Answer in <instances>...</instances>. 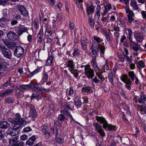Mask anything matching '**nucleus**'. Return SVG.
I'll return each instance as SVG.
<instances>
[{"instance_id":"c9c22d12","label":"nucleus","mask_w":146,"mask_h":146,"mask_svg":"<svg viewBox=\"0 0 146 146\" xmlns=\"http://www.w3.org/2000/svg\"><path fill=\"white\" fill-rule=\"evenodd\" d=\"M127 16L128 18L127 23L130 24L133 20V17H134V14L133 13H132L129 14H128Z\"/></svg>"},{"instance_id":"7c9ffc66","label":"nucleus","mask_w":146,"mask_h":146,"mask_svg":"<svg viewBox=\"0 0 146 146\" xmlns=\"http://www.w3.org/2000/svg\"><path fill=\"white\" fill-rule=\"evenodd\" d=\"M53 57L52 56H49L46 61V64L47 66H50L53 62Z\"/></svg>"},{"instance_id":"473e14b6","label":"nucleus","mask_w":146,"mask_h":146,"mask_svg":"<svg viewBox=\"0 0 146 146\" xmlns=\"http://www.w3.org/2000/svg\"><path fill=\"white\" fill-rule=\"evenodd\" d=\"M104 33L107 40L109 42H110V34L111 33L110 30H109L108 32L107 30H104Z\"/></svg>"},{"instance_id":"a19ab883","label":"nucleus","mask_w":146,"mask_h":146,"mask_svg":"<svg viewBox=\"0 0 146 146\" xmlns=\"http://www.w3.org/2000/svg\"><path fill=\"white\" fill-rule=\"evenodd\" d=\"M43 35V33L40 30L39 31L37 35L38 42L39 43H41L42 42V40L41 37Z\"/></svg>"},{"instance_id":"6e6d98bb","label":"nucleus","mask_w":146,"mask_h":146,"mask_svg":"<svg viewBox=\"0 0 146 146\" xmlns=\"http://www.w3.org/2000/svg\"><path fill=\"white\" fill-rule=\"evenodd\" d=\"M125 10L126 13L128 14H129L133 13V11L130 10L128 6H126V7Z\"/></svg>"},{"instance_id":"e433bc0d","label":"nucleus","mask_w":146,"mask_h":146,"mask_svg":"<svg viewBox=\"0 0 146 146\" xmlns=\"http://www.w3.org/2000/svg\"><path fill=\"white\" fill-rule=\"evenodd\" d=\"M48 76L47 74L44 73L43 75L42 79L40 81L42 84H44L48 80Z\"/></svg>"},{"instance_id":"37998d69","label":"nucleus","mask_w":146,"mask_h":146,"mask_svg":"<svg viewBox=\"0 0 146 146\" xmlns=\"http://www.w3.org/2000/svg\"><path fill=\"white\" fill-rule=\"evenodd\" d=\"M75 105L78 107L80 106L82 104V102L80 98H76L74 100Z\"/></svg>"},{"instance_id":"13d9d810","label":"nucleus","mask_w":146,"mask_h":146,"mask_svg":"<svg viewBox=\"0 0 146 146\" xmlns=\"http://www.w3.org/2000/svg\"><path fill=\"white\" fill-rule=\"evenodd\" d=\"M34 27L35 29H37L38 26V20L35 19L34 21Z\"/></svg>"},{"instance_id":"aec40b11","label":"nucleus","mask_w":146,"mask_h":146,"mask_svg":"<svg viewBox=\"0 0 146 146\" xmlns=\"http://www.w3.org/2000/svg\"><path fill=\"white\" fill-rule=\"evenodd\" d=\"M105 9L103 10V13L102 14L103 16L105 15L111 9L112 7L110 4H108L104 5Z\"/></svg>"},{"instance_id":"680f3d73","label":"nucleus","mask_w":146,"mask_h":146,"mask_svg":"<svg viewBox=\"0 0 146 146\" xmlns=\"http://www.w3.org/2000/svg\"><path fill=\"white\" fill-rule=\"evenodd\" d=\"M65 118L64 116L62 114H60L58 117V119L61 121H63Z\"/></svg>"},{"instance_id":"6ab92c4d","label":"nucleus","mask_w":146,"mask_h":146,"mask_svg":"<svg viewBox=\"0 0 146 146\" xmlns=\"http://www.w3.org/2000/svg\"><path fill=\"white\" fill-rule=\"evenodd\" d=\"M13 90L12 89L6 90L0 94V96L1 97L3 98L10 95L13 92Z\"/></svg>"},{"instance_id":"c85d7f7f","label":"nucleus","mask_w":146,"mask_h":146,"mask_svg":"<svg viewBox=\"0 0 146 146\" xmlns=\"http://www.w3.org/2000/svg\"><path fill=\"white\" fill-rule=\"evenodd\" d=\"M146 106L141 105L139 106L138 111L141 114H146Z\"/></svg>"},{"instance_id":"ea45409f","label":"nucleus","mask_w":146,"mask_h":146,"mask_svg":"<svg viewBox=\"0 0 146 146\" xmlns=\"http://www.w3.org/2000/svg\"><path fill=\"white\" fill-rule=\"evenodd\" d=\"M80 54V50L78 49L75 48L74 50L73 53V56L72 57H78L79 56Z\"/></svg>"},{"instance_id":"b1692460","label":"nucleus","mask_w":146,"mask_h":146,"mask_svg":"<svg viewBox=\"0 0 146 146\" xmlns=\"http://www.w3.org/2000/svg\"><path fill=\"white\" fill-rule=\"evenodd\" d=\"M56 141L59 144H61L64 141V136L61 135H58L56 136Z\"/></svg>"},{"instance_id":"cd10ccee","label":"nucleus","mask_w":146,"mask_h":146,"mask_svg":"<svg viewBox=\"0 0 146 146\" xmlns=\"http://www.w3.org/2000/svg\"><path fill=\"white\" fill-rule=\"evenodd\" d=\"M129 41L131 42V48L133 49V50L135 51H138L139 49L138 47L137 44L135 42L133 41L132 40H131V41Z\"/></svg>"},{"instance_id":"69168bd1","label":"nucleus","mask_w":146,"mask_h":146,"mask_svg":"<svg viewBox=\"0 0 146 146\" xmlns=\"http://www.w3.org/2000/svg\"><path fill=\"white\" fill-rule=\"evenodd\" d=\"M28 35L27 39L28 41L29 42H31L32 40V36L31 35L29 34Z\"/></svg>"},{"instance_id":"bb28decb","label":"nucleus","mask_w":146,"mask_h":146,"mask_svg":"<svg viewBox=\"0 0 146 146\" xmlns=\"http://www.w3.org/2000/svg\"><path fill=\"white\" fill-rule=\"evenodd\" d=\"M138 102L140 104H146V96L145 95H142L138 100Z\"/></svg>"},{"instance_id":"338daca9","label":"nucleus","mask_w":146,"mask_h":146,"mask_svg":"<svg viewBox=\"0 0 146 146\" xmlns=\"http://www.w3.org/2000/svg\"><path fill=\"white\" fill-rule=\"evenodd\" d=\"M21 140L23 141H25L26 140L28 139V137L27 135H22L21 137Z\"/></svg>"},{"instance_id":"3c124183","label":"nucleus","mask_w":146,"mask_h":146,"mask_svg":"<svg viewBox=\"0 0 146 146\" xmlns=\"http://www.w3.org/2000/svg\"><path fill=\"white\" fill-rule=\"evenodd\" d=\"M126 84L125 86L126 88L128 90H130L131 89V87L130 86V85L131 84V80H128V82L125 83Z\"/></svg>"},{"instance_id":"79ce46f5","label":"nucleus","mask_w":146,"mask_h":146,"mask_svg":"<svg viewBox=\"0 0 146 146\" xmlns=\"http://www.w3.org/2000/svg\"><path fill=\"white\" fill-rule=\"evenodd\" d=\"M128 75L131 79L133 81L134 80L135 78L137 77L136 75L133 71H130L128 72Z\"/></svg>"},{"instance_id":"20e7f679","label":"nucleus","mask_w":146,"mask_h":146,"mask_svg":"<svg viewBox=\"0 0 146 146\" xmlns=\"http://www.w3.org/2000/svg\"><path fill=\"white\" fill-rule=\"evenodd\" d=\"M30 88L34 89L35 91H36L37 94H35L34 93L31 96V99H32L35 98H37L39 97V92L43 91L44 89L41 88H39L37 85L32 83L30 84Z\"/></svg>"},{"instance_id":"f704fd0d","label":"nucleus","mask_w":146,"mask_h":146,"mask_svg":"<svg viewBox=\"0 0 146 146\" xmlns=\"http://www.w3.org/2000/svg\"><path fill=\"white\" fill-rule=\"evenodd\" d=\"M130 5L134 9L137 10L138 9V7L136 2L135 0H131Z\"/></svg>"},{"instance_id":"5701e85b","label":"nucleus","mask_w":146,"mask_h":146,"mask_svg":"<svg viewBox=\"0 0 146 146\" xmlns=\"http://www.w3.org/2000/svg\"><path fill=\"white\" fill-rule=\"evenodd\" d=\"M67 66L69 67V70L72 71L74 69V64L73 61L72 60H69L67 64Z\"/></svg>"},{"instance_id":"1a4fd4ad","label":"nucleus","mask_w":146,"mask_h":146,"mask_svg":"<svg viewBox=\"0 0 146 146\" xmlns=\"http://www.w3.org/2000/svg\"><path fill=\"white\" fill-rule=\"evenodd\" d=\"M28 28L24 26H19L15 28V31L18 35L19 36L21 35L23 33L27 32L29 34V32L27 31Z\"/></svg>"},{"instance_id":"603ef678","label":"nucleus","mask_w":146,"mask_h":146,"mask_svg":"<svg viewBox=\"0 0 146 146\" xmlns=\"http://www.w3.org/2000/svg\"><path fill=\"white\" fill-rule=\"evenodd\" d=\"M128 33H129V41H131L132 39V35L133 33L131 29H128Z\"/></svg>"},{"instance_id":"2eb2a0df","label":"nucleus","mask_w":146,"mask_h":146,"mask_svg":"<svg viewBox=\"0 0 146 146\" xmlns=\"http://www.w3.org/2000/svg\"><path fill=\"white\" fill-rule=\"evenodd\" d=\"M30 111L29 113V115L33 119V120H34V119L37 117V113L33 106L30 105Z\"/></svg>"},{"instance_id":"4468645a","label":"nucleus","mask_w":146,"mask_h":146,"mask_svg":"<svg viewBox=\"0 0 146 146\" xmlns=\"http://www.w3.org/2000/svg\"><path fill=\"white\" fill-rule=\"evenodd\" d=\"M134 36L137 42H142L144 39L143 35L141 33L137 31L134 33Z\"/></svg>"},{"instance_id":"7ed1b4c3","label":"nucleus","mask_w":146,"mask_h":146,"mask_svg":"<svg viewBox=\"0 0 146 146\" xmlns=\"http://www.w3.org/2000/svg\"><path fill=\"white\" fill-rule=\"evenodd\" d=\"M0 50L4 57L8 59H11L12 53L11 51L2 44H0Z\"/></svg>"},{"instance_id":"f3484780","label":"nucleus","mask_w":146,"mask_h":146,"mask_svg":"<svg viewBox=\"0 0 146 146\" xmlns=\"http://www.w3.org/2000/svg\"><path fill=\"white\" fill-rule=\"evenodd\" d=\"M19 11L24 16H26L27 15L28 12L24 6L21 5H19L18 7Z\"/></svg>"},{"instance_id":"dca6fc26","label":"nucleus","mask_w":146,"mask_h":146,"mask_svg":"<svg viewBox=\"0 0 146 146\" xmlns=\"http://www.w3.org/2000/svg\"><path fill=\"white\" fill-rule=\"evenodd\" d=\"M7 36L8 38L10 40H14L16 39L17 35L14 32L11 31L7 33Z\"/></svg>"},{"instance_id":"39448f33","label":"nucleus","mask_w":146,"mask_h":146,"mask_svg":"<svg viewBox=\"0 0 146 146\" xmlns=\"http://www.w3.org/2000/svg\"><path fill=\"white\" fill-rule=\"evenodd\" d=\"M85 74L87 77L92 79L94 77V73L93 69H92L89 65L85 66L84 68Z\"/></svg>"},{"instance_id":"bf43d9fd","label":"nucleus","mask_w":146,"mask_h":146,"mask_svg":"<svg viewBox=\"0 0 146 146\" xmlns=\"http://www.w3.org/2000/svg\"><path fill=\"white\" fill-rule=\"evenodd\" d=\"M52 42V40L50 37H48L46 40H45V42L50 45H51Z\"/></svg>"},{"instance_id":"e2e57ef3","label":"nucleus","mask_w":146,"mask_h":146,"mask_svg":"<svg viewBox=\"0 0 146 146\" xmlns=\"http://www.w3.org/2000/svg\"><path fill=\"white\" fill-rule=\"evenodd\" d=\"M75 25L73 21H70L69 24V27L70 29H73Z\"/></svg>"},{"instance_id":"f03ea898","label":"nucleus","mask_w":146,"mask_h":146,"mask_svg":"<svg viewBox=\"0 0 146 146\" xmlns=\"http://www.w3.org/2000/svg\"><path fill=\"white\" fill-rule=\"evenodd\" d=\"M96 120L100 123L103 124V127L109 131L115 130L117 129L115 126L108 124L106 121L105 118L102 117H96Z\"/></svg>"},{"instance_id":"4d7b16f0","label":"nucleus","mask_w":146,"mask_h":146,"mask_svg":"<svg viewBox=\"0 0 146 146\" xmlns=\"http://www.w3.org/2000/svg\"><path fill=\"white\" fill-rule=\"evenodd\" d=\"M104 68L106 69L107 70L110 69L109 67L108 66V60H106V64L103 67Z\"/></svg>"},{"instance_id":"c756f323","label":"nucleus","mask_w":146,"mask_h":146,"mask_svg":"<svg viewBox=\"0 0 146 146\" xmlns=\"http://www.w3.org/2000/svg\"><path fill=\"white\" fill-rule=\"evenodd\" d=\"M104 43H102V44H98V47L100 50V53L101 54H104L105 52V47L104 45Z\"/></svg>"},{"instance_id":"49530a36","label":"nucleus","mask_w":146,"mask_h":146,"mask_svg":"<svg viewBox=\"0 0 146 146\" xmlns=\"http://www.w3.org/2000/svg\"><path fill=\"white\" fill-rule=\"evenodd\" d=\"M63 113L64 115L69 116L71 118L72 120H74L72 115L70 113H68L67 110L64 109L63 111Z\"/></svg>"},{"instance_id":"a18cd8bd","label":"nucleus","mask_w":146,"mask_h":146,"mask_svg":"<svg viewBox=\"0 0 146 146\" xmlns=\"http://www.w3.org/2000/svg\"><path fill=\"white\" fill-rule=\"evenodd\" d=\"M70 71L72 73L74 74V76L76 78H77L78 76L79 72H80V71L77 70H74V69L72 71Z\"/></svg>"},{"instance_id":"09e8293b","label":"nucleus","mask_w":146,"mask_h":146,"mask_svg":"<svg viewBox=\"0 0 146 146\" xmlns=\"http://www.w3.org/2000/svg\"><path fill=\"white\" fill-rule=\"evenodd\" d=\"M50 130L52 131L54 134H55L56 136L58 135V128L56 127L51 128Z\"/></svg>"},{"instance_id":"052dcab7","label":"nucleus","mask_w":146,"mask_h":146,"mask_svg":"<svg viewBox=\"0 0 146 146\" xmlns=\"http://www.w3.org/2000/svg\"><path fill=\"white\" fill-rule=\"evenodd\" d=\"M13 100V98H8L5 99V102L9 103L12 102Z\"/></svg>"},{"instance_id":"6e6552de","label":"nucleus","mask_w":146,"mask_h":146,"mask_svg":"<svg viewBox=\"0 0 146 146\" xmlns=\"http://www.w3.org/2000/svg\"><path fill=\"white\" fill-rule=\"evenodd\" d=\"M99 52V49L96 43L93 42L90 49V54L92 56L93 55V57H96Z\"/></svg>"},{"instance_id":"0eeeda50","label":"nucleus","mask_w":146,"mask_h":146,"mask_svg":"<svg viewBox=\"0 0 146 146\" xmlns=\"http://www.w3.org/2000/svg\"><path fill=\"white\" fill-rule=\"evenodd\" d=\"M24 51L23 47L21 46H17L15 48L14 55L17 58H19L23 54Z\"/></svg>"},{"instance_id":"f8f14e48","label":"nucleus","mask_w":146,"mask_h":146,"mask_svg":"<svg viewBox=\"0 0 146 146\" xmlns=\"http://www.w3.org/2000/svg\"><path fill=\"white\" fill-rule=\"evenodd\" d=\"M93 125L97 132L99 133L102 136H104L105 135V133L102 129L100 125L98 123H95L93 124Z\"/></svg>"},{"instance_id":"de8ad7c7","label":"nucleus","mask_w":146,"mask_h":146,"mask_svg":"<svg viewBox=\"0 0 146 146\" xmlns=\"http://www.w3.org/2000/svg\"><path fill=\"white\" fill-rule=\"evenodd\" d=\"M121 79L122 81L125 83L128 82V80H130L128 78V77L127 76L125 75L122 76Z\"/></svg>"},{"instance_id":"864d4df0","label":"nucleus","mask_w":146,"mask_h":146,"mask_svg":"<svg viewBox=\"0 0 146 146\" xmlns=\"http://www.w3.org/2000/svg\"><path fill=\"white\" fill-rule=\"evenodd\" d=\"M74 93V88L72 87H70L69 88V91L68 94L70 96L73 95Z\"/></svg>"},{"instance_id":"412c9836","label":"nucleus","mask_w":146,"mask_h":146,"mask_svg":"<svg viewBox=\"0 0 146 146\" xmlns=\"http://www.w3.org/2000/svg\"><path fill=\"white\" fill-rule=\"evenodd\" d=\"M36 139L35 135L32 136L27 141L26 144L29 146L32 145L34 143Z\"/></svg>"},{"instance_id":"a211bd4d","label":"nucleus","mask_w":146,"mask_h":146,"mask_svg":"<svg viewBox=\"0 0 146 146\" xmlns=\"http://www.w3.org/2000/svg\"><path fill=\"white\" fill-rule=\"evenodd\" d=\"M7 133L10 135L13 136L16 135L18 133L16 130L11 128H9L7 131Z\"/></svg>"},{"instance_id":"423d86ee","label":"nucleus","mask_w":146,"mask_h":146,"mask_svg":"<svg viewBox=\"0 0 146 146\" xmlns=\"http://www.w3.org/2000/svg\"><path fill=\"white\" fill-rule=\"evenodd\" d=\"M102 72L100 71L96 72V76L92 79V81L95 83H101L104 80V77L102 75Z\"/></svg>"},{"instance_id":"f257e3e1","label":"nucleus","mask_w":146,"mask_h":146,"mask_svg":"<svg viewBox=\"0 0 146 146\" xmlns=\"http://www.w3.org/2000/svg\"><path fill=\"white\" fill-rule=\"evenodd\" d=\"M21 117L20 114L19 113H17L15 115V118L13 119L12 121L10 122L15 124V126L17 125V126L16 127V128H17L25 125L27 123L22 118H21Z\"/></svg>"},{"instance_id":"393cba45","label":"nucleus","mask_w":146,"mask_h":146,"mask_svg":"<svg viewBox=\"0 0 146 146\" xmlns=\"http://www.w3.org/2000/svg\"><path fill=\"white\" fill-rule=\"evenodd\" d=\"M93 60L92 62V64L93 67L94 68L96 72L100 71L99 68L97 66V63L96 62V58L95 57H93Z\"/></svg>"},{"instance_id":"a878e982","label":"nucleus","mask_w":146,"mask_h":146,"mask_svg":"<svg viewBox=\"0 0 146 146\" xmlns=\"http://www.w3.org/2000/svg\"><path fill=\"white\" fill-rule=\"evenodd\" d=\"M10 124L5 121H1L0 122V128L5 129L9 127Z\"/></svg>"},{"instance_id":"8fccbe9b","label":"nucleus","mask_w":146,"mask_h":146,"mask_svg":"<svg viewBox=\"0 0 146 146\" xmlns=\"http://www.w3.org/2000/svg\"><path fill=\"white\" fill-rule=\"evenodd\" d=\"M94 40L96 41L98 43H99L102 42L103 40L100 39L99 37H94Z\"/></svg>"},{"instance_id":"ddd939ff","label":"nucleus","mask_w":146,"mask_h":146,"mask_svg":"<svg viewBox=\"0 0 146 146\" xmlns=\"http://www.w3.org/2000/svg\"><path fill=\"white\" fill-rule=\"evenodd\" d=\"M88 42V40L86 38H81V47L82 50L86 52L88 51L87 48Z\"/></svg>"},{"instance_id":"0e129e2a","label":"nucleus","mask_w":146,"mask_h":146,"mask_svg":"<svg viewBox=\"0 0 146 146\" xmlns=\"http://www.w3.org/2000/svg\"><path fill=\"white\" fill-rule=\"evenodd\" d=\"M138 65L142 68H143L145 66V64L142 60L139 61L138 62Z\"/></svg>"},{"instance_id":"72a5a7b5","label":"nucleus","mask_w":146,"mask_h":146,"mask_svg":"<svg viewBox=\"0 0 146 146\" xmlns=\"http://www.w3.org/2000/svg\"><path fill=\"white\" fill-rule=\"evenodd\" d=\"M91 89V88L89 86L83 87L81 90L82 92L84 94L87 93L89 92Z\"/></svg>"},{"instance_id":"4c0bfd02","label":"nucleus","mask_w":146,"mask_h":146,"mask_svg":"<svg viewBox=\"0 0 146 146\" xmlns=\"http://www.w3.org/2000/svg\"><path fill=\"white\" fill-rule=\"evenodd\" d=\"M87 11L90 13H92L94 12L95 7L93 4H91L90 5L88 6L87 7Z\"/></svg>"},{"instance_id":"58836bf2","label":"nucleus","mask_w":146,"mask_h":146,"mask_svg":"<svg viewBox=\"0 0 146 146\" xmlns=\"http://www.w3.org/2000/svg\"><path fill=\"white\" fill-rule=\"evenodd\" d=\"M88 23L92 28L93 29L95 24L94 21L92 17H90L88 18Z\"/></svg>"},{"instance_id":"4be33fe9","label":"nucleus","mask_w":146,"mask_h":146,"mask_svg":"<svg viewBox=\"0 0 146 146\" xmlns=\"http://www.w3.org/2000/svg\"><path fill=\"white\" fill-rule=\"evenodd\" d=\"M18 138L19 137L18 136L10 138L9 139V145L11 146H13L18 141L17 140L18 139Z\"/></svg>"},{"instance_id":"5fc2aeb1","label":"nucleus","mask_w":146,"mask_h":146,"mask_svg":"<svg viewBox=\"0 0 146 146\" xmlns=\"http://www.w3.org/2000/svg\"><path fill=\"white\" fill-rule=\"evenodd\" d=\"M7 46L9 48L13 49L14 46V44L13 42L10 41L8 45H7Z\"/></svg>"},{"instance_id":"774afa93","label":"nucleus","mask_w":146,"mask_h":146,"mask_svg":"<svg viewBox=\"0 0 146 146\" xmlns=\"http://www.w3.org/2000/svg\"><path fill=\"white\" fill-rule=\"evenodd\" d=\"M31 129L30 127H27L23 129L24 131L26 132H28L31 130Z\"/></svg>"},{"instance_id":"c03bdc74","label":"nucleus","mask_w":146,"mask_h":146,"mask_svg":"<svg viewBox=\"0 0 146 146\" xmlns=\"http://www.w3.org/2000/svg\"><path fill=\"white\" fill-rule=\"evenodd\" d=\"M113 75L112 74V72L111 70H110V72H109L108 75V79L109 81L111 83H112L113 81Z\"/></svg>"},{"instance_id":"9b49d317","label":"nucleus","mask_w":146,"mask_h":146,"mask_svg":"<svg viewBox=\"0 0 146 146\" xmlns=\"http://www.w3.org/2000/svg\"><path fill=\"white\" fill-rule=\"evenodd\" d=\"M48 125L47 124H44L42 130L43 135L47 139L49 138L50 135V133L48 131L49 129Z\"/></svg>"},{"instance_id":"2f4dec72","label":"nucleus","mask_w":146,"mask_h":146,"mask_svg":"<svg viewBox=\"0 0 146 146\" xmlns=\"http://www.w3.org/2000/svg\"><path fill=\"white\" fill-rule=\"evenodd\" d=\"M30 84L27 85H22L20 86L19 88V89L20 90L22 91L23 92L29 89V88H30Z\"/></svg>"},{"instance_id":"9d476101","label":"nucleus","mask_w":146,"mask_h":146,"mask_svg":"<svg viewBox=\"0 0 146 146\" xmlns=\"http://www.w3.org/2000/svg\"><path fill=\"white\" fill-rule=\"evenodd\" d=\"M62 19V17L58 15L56 18L52 17V27L53 29H55L58 23Z\"/></svg>"}]
</instances>
